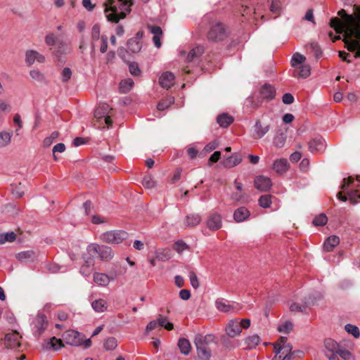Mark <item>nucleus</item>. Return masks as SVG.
I'll return each mask as SVG.
<instances>
[{
	"label": "nucleus",
	"mask_w": 360,
	"mask_h": 360,
	"mask_svg": "<svg viewBox=\"0 0 360 360\" xmlns=\"http://www.w3.org/2000/svg\"><path fill=\"white\" fill-rule=\"evenodd\" d=\"M341 19L335 17L330 20V25L337 33L344 32V39L347 49L349 51H356L354 58H360V16L354 18L346 13L344 9L338 11Z\"/></svg>",
	"instance_id": "obj_1"
},
{
	"label": "nucleus",
	"mask_w": 360,
	"mask_h": 360,
	"mask_svg": "<svg viewBox=\"0 0 360 360\" xmlns=\"http://www.w3.org/2000/svg\"><path fill=\"white\" fill-rule=\"evenodd\" d=\"M131 0H107L104 3L105 15L107 20L112 22H118L120 19L126 17L131 11Z\"/></svg>",
	"instance_id": "obj_2"
},
{
	"label": "nucleus",
	"mask_w": 360,
	"mask_h": 360,
	"mask_svg": "<svg viewBox=\"0 0 360 360\" xmlns=\"http://www.w3.org/2000/svg\"><path fill=\"white\" fill-rule=\"evenodd\" d=\"M213 335H202L198 334L195 336L194 344L196 347L197 354L201 360H210L212 356V351L209 345L214 342Z\"/></svg>",
	"instance_id": "obj_3"
},
{
	"label": "nucleus",
	"mask_w": 360,
	"mask_h": 360,
	"mask_svg": "<svg viewBox=\"0 0 360 360\" xmlns=\"http://www.w3.org/2000/svg\"><path fill=\"white\" fill-rule=\"evenodd\" d=\"M112 108L107 103L100 104L94 112V118L96 123H94L97 127H108L111 125L112 120L110 118Z\"/></svg>",
	"instance_id": "obj_4"
},
{
	"label": "nucleus",
	"mask_w": 360,
	"mask_h": 360,
	"mask_svg": "<svg viewBox=\"0 0 360 360\" xmlns=\"http://www.w3.org/2000/svg\"><path fill=\"white\" fill-rule=\"evenodd\" d=\"M86 250L90 255H98L101 260L108 261L113 257L112 249L106 245L91 243L87 246Z\"/></svg>",
	"instance_id": "obj_5"
},
{
	"label": "nucleus",
	"mask_w": 360,
	"mask_h": 360,
	"mask_svg": "<svg viewBox=\"0 0 360 360\" xmlns=\"http://www.w3.org/2000/svg\"><path fill=\"white\" fill-rule=\"evenodd\" d=\"M227 36L224 25L220 22L213 23L207 32V38L210 41H223Z\"/></svg>",
	"instance_id": "obj_6"
},
{
	"label": "nucleus",
	"mask_w": 360,
	"mask_h": 360,
	"mask_svg": "<svg viewBox=\"0 0 360 360\" xmlns=\"http://www.w3.org/2000/svg\"><path fill=\"white\" fill-rule=\"evenodd\" d=\"M127 237V233L123 231H110L103 233L99 238L103 243L120 244Z\"/></svg>",
	"instance_id": "obj_7"
},
{
	"label": "nucleus",
	"mask_w": 360,
	"mask_h": 360,
	"mask_svg": "<svg viewBox=\"0 0 360 360\" xmlns=\"http://www.w3.org/2000/svg\"><path fill=\"white\" fill-rule=\"evenodd\" d=\"M32 325L34 333L39 335L47 327L48 321L46 317L44 314L39 313L33 320Z\"/></svg>",
	"instance_id": "obj_8"
},
{
	"label": "nucleus",
	"mask_w": 360,
	"mask_h": 360,
	"mask_svg": "<svg viewBox=\"0 0 360 360\" xmlns=\"http://www.w3.org/2000/svg\"><path fill=\"white\" fill-rule=\"evenodd\" d=\"M63 340L66 344L72 346H79L82 344L80 334L74 330H67L63 335Z\"/></svg>",
	"instance_id": "obj_9"
},
{
	"label": "nucleus",
	"mask_w": 360,
	"mask_h": 360,
	"mask_svg": "<svg viewBox=\"0 0 360 360\" xmlns=\"http://www.w3.org/2000/svg\"><path fill=\"white\" fill-rule=\"evenodd\" d=\"M226 335L229 338H235L240 335L242 330L238 319L230 320L225 328Z\"/></svg>",
	"instance_id": "obj_10"
},
{
	"label": "nucleus",
	"mask_w": 360,
	"mask_h": 360,
	"mask_svg": "<svg viewBox=\"0 0 360 360\" xmlns=\"http://www.w3.org/2000/svg\"><path fill=\"white\" fill-rule=\"evenodd\" d=\"M21 336L17 331L7 333L4 338V345L7 348L15 349L20 347Z\"/></svg>",
	"instance_id": "obj_11"
},
{
	"label": "nucleus",
	"mask_w": 360,
	"mask_h": 360,
	"mask_svg": "<svg viewBox=\"0 0 360 360\" xmlns=\"http://www.w3.org/2000/svg\"><path fill=\"white\" fill-rule=\"evenodd\" d=\"M254 184L255 187L262 192L269 191L272 186L271 179L264 176H259L256 177Z\"/></svg>",
	"instance_id": "obj_12"
},
{
	"label": "nucleus",
	"mask_w": 360,
	"mask_h": 360,
	"mask_svg": "<svg viewBox=\"0 0 360 360\" xmlns=\"http://www.w3.org/2000/svg\"><path fill=\"white\" fill-rule=\"evenodd\" d=\"M116 276H109L103 273H94V281L98 285L101 287H106L108 285L111 281H114Z\"/></svg>",
	"instance_id": "obj_13"
},
{
	"label": "nucleus",
	"mask_w": 360,
	"mask_h": 360,
	"mask_svg": "<svg viewBox=\"0 0 360 360\" xmlns=\"http://www.w3.org/2000/svg\"><path fill=\"white\" fill-rule=\"evenodd\" d=\"M326 147V141L322 137H315L309 143V149L312 153L322 152Z\"/></svg>",
	"instance_id": "obj_14"
},
{
	"label": "nucleus",
	"mask_w": 360,
	"mask_h": 360,
	"mask_svg": "<svg viewBox=\"0 0 360 360\" xmlns=\"http://www.w3.org/2000/svg\"><path fill=\"white\" fill-rule=\"evenodd\" d=\"M207 227L212 231H217L221 227V217L217 213L210 215L207 221Z\"/></svg>",
	"instance_id": "obj_15"
},
{
	"label": "nucleus",
	"mask_w": 360,
	"mask_h": 360,
	"mask_svg": "<svg viewBox=\"0 0 360 360\" xmlns=\"http://www.w3.org/2000/svg\"><path fill=\"white\" fill-rule=\"evenodd\" d=\"M175 77L171 72H165L162 74L159 79V83L163 88L169 89L174 84Z\"/></svg>",
	"instance_id": "obj_16"
},
{
	"label": "nucleus",
	"mask_w": 360,
	"mask_h": 360,
	"mask_svg": "<svg viewBox=\"0 0 360 360\" xmlns=\"http://www.w3.org/2000/svg\"><path fill=\"white\" fill-rule=\"evenodd\" d=\"M269 124L262 125L259 120H257L254 126V139H262L269 131Z\"/></svg>",
	"instance_id": "obj_17"
},
{
	"label": "nucleus",
	"mask_w": 360,
	"mask_h": 360,
	"mask_svg": "<svg viewBox=\"0 0 360 360\" xmlns=\"http://www.w3.org/2000/svg\"><path fill=\"white\" fill-rule=\"evenodd\" d=\"M276 89L269 84H264L260 89V96L263 99L271 100L275 97Z\"/></svg>",
	"instance_id": "obj_18"
},
{
	"label": "nucleus",
	"mask_w": 360,
	"mask_h": 360,
	"mask_svg": "<svg viewBox=\"0 0 360 360\" xmlns=\"http://www.w3.org/2000/svg\"><path fill=\"white\" fill-rule=\"evenodd\" d=\"M359 186L360 176H357L356 180H354L352 176H349L343 179V183L341 185L340 188L343 191H345V190H347L349 187L350 189H356Z\"/></svg>",
	"instance_id": "obj_19"
},
{
	"label": "nucleus",
	"mask_w": 360,
	"mask_h": 360,
	"mask_svg": "<svg viewBox=\"0 0 360 360\" xmlns=\"http://www.w3.org/2000/svg\"><path fill=\"white\" fill-rule=\"evenodd\" d=\"M250 214V211L246 207H240L234 212L233 218L236 222H242L247 219Z\"/></svg>",
	"instance_id": "obj_20"
},
{
	"label": "nucleus",
	"mask_w": 360,
	"mask_h": 360,
	"mask_svg": "<svg viewBox=\"0 0 360 360\" xmlns=\"http://www.w3.org/2000/svg\"><path fill=\"white\" fill-rule=\"evenodd\" d=\"M272 168L276 172L283 174L287 171L288 162L285 158L276 160L273 164Z\"/></svg>",
	"instance_id": "obj_21"
},
{
	"label": "nucleus",
	"mask_w": 360,
	"mask_h": 360,
	"mask_svg": "<svg viewBox=\"0 0 360 360\" xmlns=\"http://www.w3.org/2000/svg\"><path fill=\"white\" fill-rule=\"evenodd\" d=\"M311 73V68L309 65H301L295 68L293 76L295 77L307 78Z\"/></svg>",
	"instance_id": "obj_22"
},
{
	"label": "nucleus",
	"mask_w": 360,
	"mask_h": 360,
	"mask_svg": "<svg viewBox=\"0 0 360 360\" xmlns=\"http://www.w3.org/2000/svg\"><path fill=\"white\" fill-rule=\"evenodd\" d=\"M94 260L89 257L85 260L84 264L80 268V274L84 276H89L93 271Z\"/></svg>",
	"instance_id": "obj_23"
},
{
	"label": "nucleus",
	"mask_w": 360,
	"mask_h": 360,
	"mask_svg": "<svg viewBox=\"0 0 360 360\" xmlns=\"http://www.w3.org/2000/svg\"><path fill=\"white\" fill-rule=\"evenodd\" d=\"M91 307L96 312L102 313L107 310L108 304L103 299H97L91 302Z\"/></svg>",
	"instance_id": "obj_24"
},
{
	"label": "nucleus",
	"mask_w": 360,
	"mask_h": 360,
	"mask_svg": "<svg viewBox=\"0 0 360 360\" xmlns=\"http://www.w3.org/2000/svg\"><path fill=\"white\" fill-rule=\"evenodd\" d=\"M177 345L182 354L188 355L191 352V345L188 339L184 338H179Z\"/></svg>",
	"instance_id": "obj_25"
},
{
	"label": "nucleus",
	"mask_w": 360,
	"mask_h": 360,
	"mask_svg": "<svg viewBox=\"0 0 360 360\" xmlns=\"http://www.w3.org/2000/svg\"><path fill=\"white\" fill-rule=\"evenodd\" d=\"M261 339L257 335H252L247 337L244 340V343L245 345L246 349H252L256 347L257 345L259 344Z\"/></svg>",
	"instance_id": "obj_26"
},
{
	"label": "nucleus",
	"mask_w": 360,
	"mask_h": 360,
	"mask_svg": "<svg viewBox=\"0 0 360 360\" xmlns=\"http://www.w3.org/2000/svg\"><path fill=\"white\" fill-rule=\"evenodd\" d=\"M314 304V301L309 300H307L305 298V300L303 304H299L297 302L292 303L290 306V310L292 312L295 311H300V312H304L305 309L311 304Z\"/></svg>",
	"instance_id": "obj_27"
},
{
	"label": "nucleus",
	"mask_w": 360,
	"mask_h": 360,
	"mask_svg": "<svg viewBox=\"0 0 360 360\" xmlns=\"http://www.w3.org/2000/svg\"><path fill=\"white\" fill-rule=\"evenodd\" d=\"M217 122L221 127H227L233 122V117L227 113H222L217 118Z\"/></svg>",
	"instance_id": "obj_28"
},
{
	"label": "nucleus",
	"mask_w": 360,
	"mask_h": 360,
	"mask_svg": "<svg viewBox=\"0 0 360 360\" xmlns=\"http://www.w3.org/2000/svg\"><path fill=\"white\" fill-rule=\"evenodd\" d=\"M285 141L286 135L285 133L281 130L277 131L273 141L274 146L276 148H283L285 143Z\"/></svg>",
	"instance_id": "obj_29"
},
{
	"label": "nucleus",
	"mask_w": 360,
	"mask_h": 360,
	"mask_svg": "<svg viewBox=\"0 0 360 360\" xmlns=\"http://www.w3.org/2000/svg\"><path fill=\"white\" fill-rule=\"evenodd\" d=\"M215 305L218 310L223 312H229L233 310V307L224 299H217L215 302Z\"/></svg>",
	"instance_id": "obj_30"
},
{
	"label": "nucleus",
	"mask_w": 360,
	"mask_h": 360,
	"mask_svg": "<svg viewBox=\"0 0 360 360\" xmlns=\"http://www.w3.org/2000/svg\"><path fill=\"white\" fill-rule=\"evenodd\" d=\"M324 346L326 348L325 353L328 354L337 353L340 348V345L332 339H326L324 342Z\"/></svg>",
	"instance_id": "obj_31"
},
{
	"label": "nucleus",
	"mask_w": 360,
	"mask_h": 360,
	"mask_svg": "<svg viewBox=\"0 0 360 360\" xmlns=\"http://www.w3.org/2000/svg\"><path fill=\"white\" fill-rule=\"evenodd\" d=\"M201 221V216L198 214H191L186 217L184 222L187 226H195Z\"/></svg>",
	"instance_id": "obj_32"
},
{
	"label": "nucleus",
	"mask_w": 360,
	"mask_h": 360,
	"mask_svg": "<svg viewBox=\"0 0 360 360\" xmlns=\"http://www.w3.org/2000/svg\"><path fill=\"white\" fill-rule=\"evenodd\" d=\"M340 243V239L336 236H331L327 238L323 244L324 250L330 252Z\"/></svg>",
	"instance_id": "obj_33"
},
{
	"label": "nucleus",
	"mask_w": 360,
	"mask_h": 360,
	"mask_svg": "<svg viewBox=\"0 0 360 360\" xmlns=\"http://www.w3.org/2000/svg\"><path fill=\"white\" fill-rule=\"evenodd\" d=\"M242 158L240 156L237 154H234L224 161V165L226 167L231 168L240 164Z\"/></svg>",
	"instance_id": "obj_34"
},
{
	"label": "nucleus",
	"mask_w": 360,
	"mask_h": 360,
	"mask_svg": "<svg viewBox=\"0 0 360 360\" xmlns=\"http://www.w3.org/2000/svg\"><path fill=\"white\" fill-rule=\"evenodd\" d=\"M128 49L132 53H138L141 51L142 45L141 42L133 38L127 41Z\"/></svg>",
	"instance_id": "obj_35"
},
{
	"label": "nucleus",
	"mask_w": 360,
	"mask_h": 360,
	"mask_svg": "<svg viewBox=\"0 0 360 360\" xmlns=\"http://www.w3.org/2000/svg\"><path fill=\"white\" fill-rule=\"evenodd\" d=\"M292 347L290 344H288L286 345H285L284 347H283V349H282V354H285L284 356H282V355H280L278 356V360H291L294 358V356H292Z\"/></svg>",
	"instance_id": "obj_36"
},
{
	"label": "nucleus",
	"mask_w": 360,
	"mask_h": 360,
	"mask_svg": "<svg viewBox=\"0 0 360 360\" xmlns=\"http://www.w3.org/2000/svg\"><path fill=\"white\" fill-rule=\"evenodd\" d=\"M64 346L63 341L60 339H58L53 337L47 342L46 347L47 349H53V350H58Z\"/></svg>",
	"instance_id": "obj_37"
},
{
	"label": "nucleus",
	"mask_w": 360,
	"mask_h": 360,
	"mask_svg": "<svg viewBox=\"0 0 360 360\" xmlns=\"http://www.w3.org/2000/svg\"><path fill=\"white\" fill-rule=\"evenodd\" d=\"M306 60V57L299 53H295L293 54L292 58H291V65L293 68H297V66H300L301 65H304L303 63Z\"/></svg>",
	"instance_id": "obj_38"
},
{
	"label": "nucleus",
	"mask_w": 360,
	"mask_h": 360,
	"mask_svg": "<svg viewBox=\"0 0 360 360\" xmlns=\"http://www.w3.org/2000/svg\"><path fill=\"white\" fill-rule=\"evenodd\" d=\"M134 85V82L131 79H127L122 80L120 83V91L122 93H127L131 90Z\"/></svg>",
	"instance_id": "obj_39"
},
{
	"label": "nucleus",
	"mask_w": 360,
	"mask_h": 360,
	"mask_svg": "<svg viewBox=\"0 0 360 360\" xmlns=\"http://www.w3.org/2000/svg\"><path fill=\"white\" fill-rule=\"evenodd\" d=\"M158 326L163 327L167 330H171L174 328L173 323L169 322L166 316L160 315L158 318Z\"/></svg>",
	"instance_id": "obj_40"
},
{
	"label": "nucleus",
	"mask_w": 360,
	"mask_h": 360,
	"mask_svg": "<svg viewBox=\"0 0 360 360\" xmlns=\"http://www.w3.org/2000/svg\"><path fill=\"white\" fill-rule=\"evenodd\" d=\"M16 235L14 232H7L0 234V244H4L6 242H13L15 240Z\"/></svg>",
	"instance_id": "obj_41"
},
{
	"label": "nucleus",
	"mask_w": 360,
	"mask_h": 360,
	"mask_svg": "<svg viewBox=\"0 0 360 360\" xmlns=\"http://www.w3.org/2000/svg\"><path fill=\"white\" fill-rule=\"evenodd\" d=\"M155 257L160 261H167L170 258V250L168 249L158 250L155 252Z\"/></svg>",
	"instance_id": "obj_42"
},
{
	"label": "nucleus",
	"mask_w": 360,
	"mask_h": 360,
	"mask_svg": "<svg viewBox=\"0 0 360 360\" xmlns=\"http://www.w3.org/2000/svg\"><path fill=\"white\" fill-rule=\"evenodd\" d=\"M293 328V323L290 321H286L280 323L278 326V330L285 334L289 333Z\"/></svg>",
	"instance_id": "obj_43"
},
{
	"label": "nucleus",
	"mask_w": 360,
	"mask_h": 360,
	"mask_svg": "<svg viewBox=\"0 0 360 360\" xmlns=\"http://www.w3.org/2000/svg\"><path fill=\"white\" fill-rule=\"evenodd\" d=\"M344 192L347 193L349 199L352 202L356 203L360 201V194H358L359 191L357 189L345 190Z\"/></svg>",
	"instance_id": "obj_44"
},
{
	"label": "nucleus",
	"mask_w": 360,
	"mask_h": 360,
	"mask_svg": "<svg viewBox=\"0 0 360 360\" xmlns=\"http://www.w3.org/2000/svg\"><path fill=\"white\" fill-rule=\"evenodd\" d=\"M259 205L263 208H268L271 205V196L270 195H262L258 200Z\"/></svg>",
	"instance_id": "obj_45"
},
{
	"label": "nucleus",
	"mask_w": 360,
	"mask_h": 360,
	"mask_svg": "<svg viewBox=\"0 0 360 360\" xmlns=\"http://www.w3.org/2000/svg\"><path fill=\"white\" fill-rule=\"evenodd\" d=\"M231 200L236 201V202H248V196L245 193L242 192H234L231 195Z\"/></svg>",
	"instance_id": "obj_46"
},
{
	"label": "nucleus",
	"mask_w": 360,
	"mask_h": 360,
	"mask_svg": "<svg viewBox=\"0 0 360 360\" xmlns=\"http://www.w3.org/2000/svg\"><path fill=\"white\" fill-rule=\"evenodd\" d=\"M11 136L6 131L0 132V148L7 146L11 142Z\"/></svg>",
	"instance_id": "obj_47"
},
{
	"label": "nucleus",
	"mask_w": 360,
	"mask_h": 360,
	"mask_svg": "<svg viewBox=\"0 0 360 360\" xmlns=\"http://www.w3.org/2000/svg\"><path fill=\"white\" fill-rule=\"evenodd\" d=\"M117 340L112 337L108 338L104 342V347L106 350H113L117 347Z\"/></svg>",
	"instance_id": "obj_48"
},
{
	"label": "nucleus",
	"mask_w": 360,
	"mask_h": 360,
	"mask_svg": "<svg viewBox=\"0 0 360 360\" xmlns=\"http://www.w3.org/2000/svg\"><path fill=\"white\" fill-rule=\"evenodd\" d=\"M36 60V51L29 50L25 53V62L28 65H32Z\"/></svg>",
	"instance_id": "obj_49"
},
{
	"label": "nucleus",
	"mask_w": 360,
	"mask_h": 360,
	"mask_svg": "<svg viewBox=\"0 0 360 360\" xmlns=\"http://www.w3.org/2000/svg\"><path fill=\"white\" fill-rule=\"evenodd\" d=\"M328 218L326 214H321L316 216L313 220V224L314 226H323L327 223Z\"/></svg>",
	"instance_id": "obj_50"
},
{
	"label": "nucleus",
	"mask_w": 360,
	"mask_h": 360,
	"mask_svg": "<svg viewBox=\"0 0 360 360\" xmlns=\"http://www.w3.org/2000/svg\"><path fill=\"white\" fill-rule=\"evenodd\" d=\"M345 328L347 332L352 334L354 338H357L359 337L360 332L357 326L352 324H347Z\"/></svg>",
	"instance_id": "obj_51"
},
{
	"label": "nucleus",
	"mask_w": 360,
	"mask_h": 360,
	"mask_svg": "<svg viewBox=\"0 0 360 360\" xmlns=\"http://www.w3.org/2000/svg\"><path fill=\"white\" fill-rule=\"evenodd\" d=\"M174 101V99L173 97H171L169 98H167L166 100H163L158 104V109L159 110H164L167 108H168Z\"/></svg>",
	"instance_id": "obj_52"
},
{
	"label": "nucleus",
	"mask_w": 360,
	"mask_h": 360,
	"mask_svg": "<svg viewBox=\"0 0 360 360\" xmlns=\"http://www.w3.org/2000/svg\"><path fill=\"white\" fill-rule=\"evenodd\" d=\"M336 354H338L344 360H352L353 359V356H352L351 352H349L348 350H346L340 347Z\"/></svg>",
	"instance_id": "obj_53"
},
{
	"label": "nucleus",
	"mask_w": 360,
	"mask_h": 360,
	"mask_svg": "<svg viewBox=\"0 0 360 360\" xmlns=\"http://www.w3.org/2000/svg\"><path fill=\"white\" fill-rule=\"evenodd\" d=\"M188 248V245L181 240L176 241L174 245V249L180 254Z\"/></svg>",
	"instance_id": "obj_54"
},
{
	"label": "nucleus",
	"mask_w": 360,
	"mask_h": 360,
	"mask_svg": "<svg viewBox=\"0 0 360 360\" xmlns=\"http://www.w3.org/2000/svg\"><path fill=\"white\" fill-rule=\"evenodd\" d=\"M142 184L143 186L146 188H152L155 186V182L153 180V177L150 175H146L143 179Z\"/></svg>",
	"instance_id": "obj_55"
},
{
	"label": "nucleus",
	"mask_w": 360,
	"mask_h": 360,
	"mask_svg": "<svg viewBox=\"0 0 360 360\" xmlns=\"http://www.w3.org/2000/svg\"><path fill=\"white\" fill-rule=\"evenodd\" d=\"M30 75L33 79H34L37 82H42L44 80V74L38 70H30Z\"/></svg>",
	"instance_id": "obj_56"
},
{
	"label": "nucleus",
	"mask_w": 360,
	"mask_h": 360,
	"mask_svg": "<svg viewBox=\"0 0 360 360\" xmlns=\"http://www.w3.org/2000/svg\"><path fill=\"white\" fill-rule=\"evenodd\" d=\"M281 10V4L279 1L274 0L270 6V11L272 13L278 15Z\"/></svg>",
	"instance_id": "obj_57"
},
{
	"label": "nucleus",
	"mask_w": 360,
	"mask_h": 360,
	"mask_svg": "<svg viewBox=\"0 0 360 360\" xmlns=\"http://www.w3.org/2000/svg\"><path fill=\"white\" fill-rule=\"evenodd\" d=\"M189 279L192 287L195 289L198 288L200 283L196 274L193 271L189 273Z\"/></svg>",
	"instance_id": "obj_58"
},
{
	"label": "nucleus",
	"mask_w": 360,
	"mask_h": 360,
	"mask_svg": "<svg viewBox=\"0 0 360 360\" xmlns=\"http://www.w3.org/2000/svg\"><path fill=\"white\" fill-rule=\"evenodd\" d=\"M58 131H53L51 133V134L50 135V136L49 137H46L44 140V145L46 146V147H49L50 146L53 140L56 139L58 136Z\"/></svg>",
	"instance_id": "obj_59"
},
{
	"label": "nucleus",
	"mask_w": 360,
	"mask_h": 360,
	"mask_svg": "<svg viewBox=\"0 0 360 360\" xmlns=\"http://www.w3.org/2000/svg\"><path fill=\"white\" fill-rule=\"evenodd\" d=\"M100 37V26L98 24H96L93 26L91 29V38L92 40L96 41Z\"/></svg>",
	"instance_id": "obj_60"
},
{
	"label": "nucleus",
	"mask_w": 360,
	"mask_h": 360,
	"mask_svg": "<svg viewBox=\"0 0 360 360\" xmlns=\"http://www.w3.org/2000/svg\"><path fill=\"white\" fill-rule=\"evenodd\" d=\"M56 37L53 33L48 34L45 37V42L48 46H54L56 43Z\"/></svg>",
	"instance_id": "obj_61"
},
{
	"label": "nucleus",
	"mask_w": 360,
	"mask_h": 360,
	"mask_svg": "<svg viewBox=\"0 0 360 360\" xmlns=\"http://www.w3.org/2000/svg\"><path fill=\"white\" fill-rule=\"evenodd\" d=\"M204 47L202 46H197L196 47L191 49L190 51L195 56V58H198L204 53Z\"/></svg>",
	"instance_id": "obj_62"
},
{
	"label": "nucleus",
	"mask_w": 360,
	"mask_h": 360,
	"mask_svg": "<svg viewBox=\"0 0 360 360\" xmlns=\"http://www.w3.org/2000/svg\"><path fill=\"white\" fill-rule=\"evenodd\" d=\"M72 76V71L69 68H65L62 71V81L67 82Z\"/></svg>",
	"instance_id": "obj_63"
},
{
	"label": "nucleus",
	"mask_w": 360,
	"mask_h": 360,
	"mask_svg": "<svg viewBox=\"0 0 360 360\" xmlns=\"http://www.w3.org/2000/svg\"><path fill=\"white\" fill-rule=\"evenodd\" d=\"M129 69L132 75L138 76L140 75L141 70L136 63H131L129 66Z\"/></svg>",
	"instance_id": "obj_64"
}]
</instances>
